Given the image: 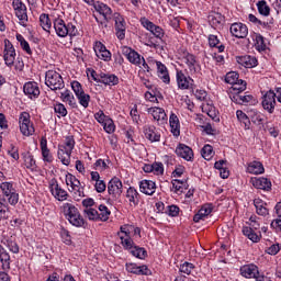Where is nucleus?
<instances>
[{
    "label": "nucleus",
    "instance_id": "44",
    "mask_svg": "<svg viewBox=\"0 0 281 281\" xmlns=\"http://www.w3.org/2000/svg\"><path fill=\"white\" fill-rule=\"evenodd\" d=\"M201 155L203 159H206V161H210V159L214 155V148L211 145H205L201 150Z\"/></svg>",
    "mask_w": 281,
    "mask_h": 281
},
{
    "label": "nucleus",
    "instance_id": "37",
    "mask_svg": "<svg viewBox=\"0 0 281 281\" xmlns=\"http://www.w3.org/2000/svg\"><path fill=\"white\" fill-rule=\"evenodd\" d=\"M40 25L45 32H49V30H52V21L49 20L48 14L43 13L40 15Z\"/></svg>",
    "mask_w": 281,
    "mask_h": 281
},
{
    "label": "nucleus",
    "instance_id": "11",
    "mask_svg": "<svg viewBox=\"0 0 281 281\" xmlns=\"http://www.w3.org/2000/svg\"><path fill=\"white\" fill-rule=\"evenodd\" d=\"M176 155L178 157H181L182 159H186V161H192L194 159V151H192V148L187 146L186 144H179L176 148Z\"/></svg>",
    "mask_w": 281,
    "mask_h": 281
},
{
    "label": "nucleus",
    "instance_id": "32",
    "mask_svg": "<svg viewBox=\"0 0 281 281\" xmlns=\"http://www.w3.org/2000/svg\"><path fill=\"white\" fill-rule=\"evenodd\" d=\"M248 172L250 175H262L265 172V166L260 161H252L248 166Z\"/></svg>",
    "mask_w": 281,
    "mask_h": 281
},
{
    "label": "nucleus",
    "instance_id": "13",
    "mask_svg": "<svg viewBox=\"0 0 281 281\" xmlns=\"http://www.w3.org/2000/svg\"><path fill=\"white\" fill-rule=\"evenodd\" d=\"M94 52L98 58H101V60H105L109 63L111 60V52L106 49V46L102 44V42H97L94 45Z\"/></svg>",
    "mask_w": 281,
    "mask_h": 281
},
{
    "label": "nucleus",
    "instance_id": "29",
    "mask_svg": "<svg viewBox=\"0 0 281 281\" xmlns=\"http://www.w3.org/2000/svg\"><path fill=\"white\" fill-rule=\"evenodd\" d=\"M225 22V16L221 13H211L209 15V23L212 25V27H221L223 23Z\"/></svg>",
    "mask_w": 281,
    "mask_h": 281
},
{
    "label": "nucleus",
    "instance_id": "47",
    "mask_svg": "<svg viewBox=\"0 0 281 281\" xmlns=\"http://www.w3.org/2000/svg\"><path fill=\"white\" fill-rule=\"evenodd\" d=\"M15 16H18L21 25H25L27 21V8L15 11Z\"/></svg>",
    "mask_w": 281,
    "mask_h": 281
},
{
    "label": "nucleus",
    "instance_id": "16",
    "mask_svg": "<svg viewBox=\"0 0 281 281\" xmlns=\"http://www.w3.org/2000/svg\"><path fill=\"white\" fill-rule=\"evenodd\" d=\"M139 188L143 194L153 196V194H155V190H157V184L153 180H142L139 183Z\"/></svg>",
    "mask_w": 281,
    "mask_h": 281
},
{
    "label": "nucleus",
    "instance_id": "54",
    "mask_svg": "<svg viewBox=\"0 0 281 281\" xmlns=\"http://www.w3.org/2000/svg\"><path fill=\"white\" fill-rule=\"evenodd\" d=\"M115 30H126V22L124 21V18L122 16H116L115 18Z\"/></svg>",
    "mask_w": 281,
    "mask_h": 281
},
{
    "label": "nucleus",
    "instance_id": "28",
    "mask_svg": "<svg viewBox=\"0 0 281 281\" xmlns=\"http://www.w3.org/2000/svg\"><path fill=\"white\" fill-rule=\"evenodd\" d=\"M58 159H60L64 166H69L71 161V151L67 150V147L65 146H59Z\"/></svg>",
    "mask_w": 281,
    "mask_h": 281
},
{
    "label": "nucleus",
    "instance_id": "51",
    "mask_svg": "<svg viewBox=\"0 0 281 281\" xmlns=\"http://www.w3.org/2000/svg\"><path fill=\"white\" fill-rule=\"evenodd\" d=\"M194 269V265L190 262H184L180 266V273H184L186 276H190L192 273V270Z\"/></svg>",
    "mask_w": 281,
    "mask_h": 281
},
{
    "label": "nucleus",
    "instance_id": "45",
    "mask_svg": "<svg viewBox=\"0 0 281 281\" xmlns=\"http://www.w3.org/2000/svg\"><path fill=\"white\" fill-rule=\"evenodd\" d=\"M61 98L64 102H68L70 106H76V98H74V94H71L69 90H65L64 92H61Z\"/></svg>",
    "mask_w": 281,
    "mask_h": 281
},
{
    "label": "nucleus",
    "instance_id": "55",
    "mask_svg": "<svg viewBox=\"0 0 281 281\" xmlns=\"http://www.w3.org/2000/svg\"><path fill=\"white\" fill-rule=\"evenodd\" d=\"M66 147V150L71 153L74 150V146H76V140H74V137H67L65 145H61Z\"/></svg>",
    "mask_w": 281,
    "mask_h": 281
},
{
    "label": "nucleus",
    "instance_id": "36",
    "mask_svg": "<svg viewBox=\"0 0 281 281\" xmlns=\"http://www.w3.org/2000/svg\"><path fill=\"white\" fill-rule=\"evenodd\" d=\"M254 205L257 210V214H259V216H267L269 214V209L265 207V202H262V200L260 199H256L254 201Z\"/></svg>",
    "mask_w": 281,
    "mask_h": 281
},
{
    "label": "nucleus",
    "instance_id": "53",
    "mask_svg": "<svg viewBox=\"0 0 281 281\" xmlns=\"http://www.w3.org/2000/svg\"><path fill=\"white\" fill-rule=\"evenodd\" d=\"M0 188L3 192V194H5L7 196H10V194H12V192H14L12 189V183H10V182L1 183Z\"/></svg>",
    "mask_w": 281,
    "mask_h": 281
},
{
    "label": "nucleus",
    "instance_id": "24",
    "mask_svg": "<svg viewBox=\"0 0 281 281\" xmlns=\"http://www.w3.org/2000/svg\"><path fill=\"white\" fill-rule=\"evenodd\" d=\"M169 124L172 135H175V137H179V135H181V125L179 123V117L177 116V114L171 113L169 117Z\"/></svg>",
    "mask_w": 281,
    "mask_h": 281
},
{
    "label": "nucleus",
    "instance_id": "56",
    "mask_svg": "<svg viewBox=\"0 0 281 281\" xmlns=\"http://www.w3.org/2000/svg\"><path fill=\"white\" fill-rule=\"evenodd\" d=\"M151 165H153V172H155V175H164V164L154 162Z\"/></svg>",
    "mask_w": 281,
    "mask_h": 281
},
{
    "label": "nucleus",
    "instance_id": "8",
    "mask_svg": "<svg viewBox=\"0 0 281 281\" xmlns=\"http://www.w3.org/2000/svg\"><path fill=\"white\" fill-rule=\"evenodd\" d=\"M262 106L268 113H273L276 109V92L273 90L268 91L263 95Z\"/></svg>",
    "mask_w": 281,
    "mask_h": 281
},
{
    "label": "nucleus",
    "instance_id": "7",
    "mask_svg": "<svg viewBox=\"0 0 281 281\" xmlns=\"http://www.w3.org/2000/svg\"><path fill=\"white\" fill-rule=\"evenodd\" d=\"M49 189H50L53 196H55V199H57V201H67V196H69L67 194V191H65V189H63V188H59L58 182L56 180H54V179L50 180Z\"/></svg>",
    "mask_w": 281,
    "mask_h": 281
},
{
    "label": "nucleus",
    "instance_id": "63",
    "mask_svg": "<svg viewBox=\"0 0 281 281\" xmlns=\"http://www.w3.org/2000/svg\"><path fill=\"white\" fill-rule=\"evenodd\" d=\"M138 270H139V267H137V265L126 263V271H128V273H135L136 276H138Z\"/></svg>",
    "mask_w": 281,
    "mask_h": 281
},
{
    "label": "nucleus",
    "instance_id": "59",
    "mask_svg": "<svg viewBox=\"0 0 281 281\" xmlns=\"http://www.w3.org/2000/svg\"><path fill=\"white\" fill-rule=\"evenodd\" d=\"M7 196H8V201L10 203V205H16V203H19V193H15L13 191Z\"/></svg>",
    "mask_w": 281,
    "mask_h": 281
},
{
    "label": "nucleus",
    "instance_id": "5",
    "mask_svg": "<svg viewBox=\"0 0 281 281\" xmlns=\"http://www.w3.org/2000/svg\"><path fill=\"white\" fill-rule=\"evenodd\" d=\"M3 58L8 67H12V65H14V60L16 58V50L14 49V46L12 45V42H10V40H4Z\"/></svg>",
    "mask_w": 281,
    "mask_h": 281
},
{
    "label": "nucleus",
    "instance_id": "18",
    "mask_svg": "<svg viewBox=\"0 0 281 281\" xmlns=\"http://www.w3.org/2000/svg\"><path fill=\"white\" fill-rule=\"evenodd\" d=\"M251 184L257 190H266L267 192L271 190V180L267 178H251Z\"/></svg>",
    "mask_w": 281,
    "mask_h": 281
},
{
    "label": "nucleus",
    "instance_id": "21",
    "mask_svg": "<svg viewBox=\"0 0 281 281\" xmlns=\"http://www.w3.org/2000/svg\"><path fill=\"white\" fill-rule=\"evenodd\" d=\"M95 10L103 18V20L100 22L101 25H104V27H106V22L109 21V19H111V8H109V5L104 3H101L95 7Z\"/></svg>",
    "mask_w": 281,
    "mask_h": 281
},
{
    "label": "nucleus",
    "instance_id": "2",
    "mask_svg": "<svg viewBox=\"0 0 281 281\" xmlns=\"http://www.w3.org/2000/svg\"><path fill=\"white\" fill-rule=\"evenodd\" d=\"M45 85L52 89V91H58L65 87L63 76L55 70H48L45 77Z\"/></svg>",
    "mask_w": 281,
    "mask_h": 281
},
{
    "label": "nucleus",
    "instance_id": "52",
    "mask_svg": "<svg viewBox=\"0 0 281 281\" xmlns=\"http://www.w3.org/2000/svg\"><path fill=\"white\" fill-rule=\"evenodd\" d=\"M71 88H72V91H75V94L77 98L85 93V90H82V85H80V82H78V81H72Z\"/></svg>",
    "mask_w": 281,
    "mask_h": 281
},
{
    "label": "nucleus",
    "instance_id": "33",
    "mask_svg": "<svg viewBox=\"0 0 281 281\" xmlns=\"http://www.w3.org/2000/svg\"><path fill=\"white\" fill-rule=\"evenodd\" d=\"M66 186H70L71 190H75L78 192L80 190V180L76 178V176L71 173L66 175Z\"/></svg>",
    "mask_w": 281,
    "mask_h": 281
},
{
    "label": "nucleus",
    "instance_id": "23",
    "mask_svg": "<svg viewBox=\"0 0 281 281\" xmlns=\"http://www.w3.org/2000/svg\"><path fill=\"white\" fill-rule=\"evenodd\" d=\"M232 102L235 104H249L254 100V97L250 94H243V92H235L231 97Z\"/></svg>",
    "mask_w": 281,
    "mask_h": 281
},
{
    "label": "nucleus",
    "instance_id": "10",
    "mask_svg": "<svg viewBox=\"0 0 281 281\" xmlns=\"http://www.w3.org/2000/svg\"><path fill=\"white\" fill-rule=\"evenodd\" d=\"M177 85L179 89L186 90V89H191L192 88V83L194 82V80H192V78L187 77L183 71L181 70H177Z\"/></svg>",
    "mask_w": 281,
    "mask_h": 281
},
{
    "label": "nucleus",
    "instance_id": "30",
    "mask_svg": "<svg viewBox=\"0 0 281 281\" xmlns=\"http://www.w3.org/2000/svg\"><path fill=\"white\" fill-rule=\"evenodd\" d=\"M144 134L149 142H159L161 139V136L155 132V126H145Z\"/></svg>",
    "mask_w": 281,
    "mask_h": 281
},
{
    "label": "nucleus",
    "instance_id": "20",
    "mask_svg": "<svg viewBox=\"0 0 281 281\" xmlns=\"http://www.w3.org/2000/svg\"><path fill=\"white\" fill-rule=\"evenodd\" d=\"M240 273L244 278H256V276H259L260 271L256 265L250 263L243 266L240 268Z\"/></svg>",
    "mask_w": 281,
    "mask_h": 281
},
{
    "label": "nucleus",
    "instance_id": "34",
    "mask_svg": "<svg viewBox=\"0 0 281 281\" xmlns=\"http://www.w3.org/2000/svg\"><path fill=\"white\" fill-rule=\"evenodd\" d=\"M22 157L24 159V166L30 170H36V160H34V156L31 155L30 151L23 153Z\"/></svg>",
    "mask_w": 281,
    "mask_h": 281
},
{
    "label": "nucleus",
    "instance_id": "57",
    "mask_svg": "<svg viewBox=\"0 0 281 281\" xmlns=\"http://www.w3.org/2000/svg\"><path fill=\"white\" fill-rule=\"evenodd\" d=\"M280 249H281V244H273L268 248V254L270 256H276L280 252Z\"/></svg>",
    "mask_w": 281,
    "mask_h": 281
},
{
    "label": "nucleus",
    "instance_id": "19",
    "mask_svg": "<svg viewBox=\"0 0 281 281\" xmlns=\"http://www.w3.org/2000/svg\"><path fill=\"white\" fill-rule=\"evenodd\" d=\"M24 93L29 95V98H36L41 95V89H38V83L34 81H29L24 85Z\"/></svg>",
    "mask_w": 281,
    "mask_h": 281
},
{
    "label": "nucleus",
    "instance_id": "38",
    "mask_svg": "<svg viewBox=\"0 0 281 281\" xmlns=\"http://www.w3.org/2000/svg\"><path fill=\"white\" fill-rule=\"evenodd\" d=\"M257 8H258L259 14H261L262 16H269V14H271V8L267 5V1L265 0H260L257 3Z\"/></svg>",
    "mask_w": 281,
    "mask_h": 281
},
{
    "label": "nucleus",
    "instance_id": "48",
    "mask_svg": "<svg viewBox=\"0 0 281 281\" xmlns=\"http://www.w3.org/2000/svg\"><path fill=\"white\" fill-rule=\"evenodd\" d=\"M238 72L231 71L226 75L225 82H227V85H236V82H238Z\"/></svg>",
    "mask_w": 281,
    "mask_h": 281
},
{
    "label": "nucleus",
    "instance_id": "39",
    "mask_svg": "<svg viewBox=\"0 0 281 281\" xmlns=\"http://www.w3.org/2000/svg\"><path fill=\"white\" fill-rule=\"evenodd\" d=\"M236 116H237V120L244 123L246 131L249 130V126L251 125V121H249V116H247V114H245L243 110H237Z\"/></svg>",
    "mask_w": 281,
    "mask_h": 281
},
{
    "label": "nucleus",
    "instance_id": "12",
    "mask_svg": "<svg viewBox=\"0 0 281 281\" xmlns=\"http://www.w3.org/2000/svg\"><path fill=\"white\" fill-rule=\"evenodd\" d=\"M231 34H233L235 38H246L249 34V29L243 23H234L231 25Z\"/></svg>",
    "mask_w": 281,
    "mask_h": 281
},
{
    "label": "nucleus",
    "instance_id": "3",
    "mask_svg": "<svg viewBox=\"0 0 281 281\" xmlns=\"http://www.w3.org/2000/svg\"><path fill=\"white\" fill-rule=\"evenodd\" d=\"M122 181L119 178H112L108 183L109 201H117L122 196Z\"/></svg>",
    "mask_w": 281,
    "mask_h": 281
},
{
    "label": "nucleus",
    "instance_id": "43",
    "mask_svg": "<svg viewBox=\"0 0 281 281\" xmlns=\"http://www.w3.org/2000/svg\"><path fill=\"white\" fill-rule=\"evenodd\" d=\"M172 188L176 190V192H183V190H188V182L176 179L172 181Z\"/></svg>",
    "mask_w": 281,
    "mask_h": 281
},
{
    "label": "nucleus",
    "instance_id": "31",
    "mask_svg": "<svg viewBox=\"0 0 281 281\" xmlns=\"http://www.w3.org/2000/svg\"><path fill=\"white\" fill-rule=\"evenodd\" d=\"M243 234L244 236H247V238L251 240V243H260L261 235L256 234V232H254V228L249 226H244Z\"/></svg>",
    "mask_w": 281,
    "mask_h": 281
},
{
    "label": "nucleus",
    "instance_id": "25",
    "mask_svg": "<svg viewBox=\"0 0 281 281\" xmlns=\"http://www.w3.org/2000/svg\"><path fill=\"white\" fill-rule=\"evenodd\" d=\"M156 67L158 70V77L166 85H170V75L168 74V68L166 65H162L161 61H156Z\"/></svg>",
    "mask_w": 281,
    "mask_h": 281
},
{
    "label": "nucleus",
    "instance_id": "15",
    "mask_svg": "<svg viewBox=\"0 0 281 281\" xmlns=\"http://www.w3.org/2000/svg\"><path fill=\"white\" fill-rule=\"evenodd\" d=\"M237 63L241 67H246V69H254V67L258 66V59L250 55L237 57Z\"/></svg>",
    "mask_w": 281,
    "mask_h": 281
},
{
    "label": "nucleus",
    "instance_id": "64",
    "mask_svg": "<svg viewBox=\"0 0 281 281\" xmlns=\"http://www.w3.org/2000/svg\"><path fill=\"white\" fill-rule=\"evenodd\" d=\"M12 5H13V10H15V11L26 9L25 4L21 0H13Z\"/></svg>",
    "mask_w": 281,
    "mask_h": 281
},
{
    "label": "nucleus",
    "instance_id": "9",
    "mask_svg": "<svg viewBox=\"0 0 281 281\" xmlns=\"http://www.w3.org/2000/svg\"><path fill=\"white\" fill-rule=\"evenodd\" d=\"M140 23L143 26L146 27L156 38H164V29L160 26L155 25V23L150 22L148 19L143 18L140 19Z\"/></svg>",
    "mask_w": 281,
    "mask_h": 281
},
{
    "label": "nucleus",
    "instance_id": "27",
    "mask_svg": "<svg viewBox=\"0 0 281 281\" xmlns=\"http://www.w3.org/2000/svg\"><path fill=\"white\" fill-rule=\"evenodd\" d=\"M126 199L130 202V205L135 207L136 205H139V193L135 188L130 187L126 191Z\"/></svg>",
    "mask_w": 281,
    "mask_h": 281
},
{
    "label": "nucleus",
    "instance_id": "61",
    "mask_svg": "<svg viewBox=\"0 0 281 281\" xmlns=\"http://www.w3.org/2000/svg\"><path fill=\"white\" fill-rule=\"evenodd\" d=\"M256 43L259 49H267V44H265V37L262 35H256Z\"/></svg>",
    "mask_w": 281,
    "mask_h": 281
},
{
    "label": "nucleus",
    "instance_id": "60",
    "mask_svg": "<svg viewBox=\"0 0 281 281\" xmlns=\"http://www.w3.org/2000/svg\"><path fill=\"white\" fill-rule=\"evenodd\" d=\"M0 218L8 221V206L0 201Z\"/></svg>",
    "mask_w": 281,
    "mask_h": 281
},
{
    "label": "nucleus",
    "instance_id": "40",
    "mask_svg": "<svg viewBox=\"0 0 281 281\" xmlns=\"http://www.w3.org/2000/svg\"><path fill=\"white\" fill-rule=\"evenodd\" d=\"M83 214L89 221H100V213L95 209H85Z\"/></svg>",
    "mask_w": 281,
    "mask_h": 281
},
{
    "label": "nucleus",
    "instance_id": "14",
    "mask_svg": "<svg viewBox=\"0 0 281 281\" xmlns=\"http://www.w3.org/2000/svg\"><path fill=\"white\" fill-rule=\"evenodd\" d=\"M147 112L153 115L154 120L160 122V124L168 122V115H166V111L161 108H149Z\"/></svg>",
    "mask_w": 281,
    "mask_h": 281
},
{
    "label": "nucleus",
    "instance_id": "46",
    "mask_svg": "<svg viewBox=\"0 0 281 281\" xmlns=\"http://www.w3.org/2000/svg\"><path fill=\"white\" fill-rule=\"evenodd\" d=\"M120 239L125 249H130V251H133L135 246H133V239H131V236L125 237L124 235H120Z\"/></svg>",
    "mask_w": 281,
    "mask_h": 281
},
{
    "label": "nucleus",
    "instance_id": "50",
    "mask_svg": "<svg viewBox=\"0 0 281 281\" xmlns=\"http://www.w3.org/2000/svg\"><path fill=\"white\" fill-rule=\"evenodd\" d=\"M79 100V104L83 106V109H87L89 106V101L91 100V97L87 93H82L79 97H77Z\"/></svg>",
    "mask_w": 281,
    "mask_h": 281
},
{
    "label": "nucleus",
    "instance_id": "41",
    "mask_svg": "<svg viewBox=\"0 0 281 281\" xmlns=\"http://www.w3.org/2000/svg\"><path fill=\"white\" fill-rule=\"evenodd\" d=\"M131 254L135 258H139V260H144V258L148 256V254L146 252V249L137 246H134V248H132Z\"/></svg>",
    "mask_w": 281,
    "mask_h": 281
},
{
    "label": "nucleus",
    "instance_id": "17",
    "mask_svg": "<svg viewBox=\"0 0 281 281\" xmlns=\"http://www.w3.org/2000/svg\"><path fill=\"white\" fill-rule=\"evenodd\" d=\"M123 54L133 65H142V56H139L138 53L133 50L131 47H123Z\"/></svg>",
    "mask_w": 281,
    "mask_h": 281
},
{
    "label": "nucleus",
    "instance_id": "22",
    "mask_svg": "<svg viewBox=\"0 0 281 281\" xmlns=\"http://www.w3.org/2000/svg\"><path fill=\"white\" fill-rule=\"evenodd\" d=\"M54 30L57 36H60L61 38H65V36L69 34V30L65 25V21L63 19H56L54 21Z\"/></svg>",
    "mask_w": 281,
    "mask_h": 281
},
{
    "label": "nucleus",
    "instance_id": "62",
    "mask_svg": "<svg viewBox=\"0 0 281 281\" xmlns=\"http://www.w3.org/2000/svg\"><path fill=\"white\" fill-rule=\"evenodd\" d=\"M94 188L97 192L102 193L106 190V183H104L103 180H99L95 182Z\"/></svg>",
    "mask_w": 281,
    "mask_h": 281
},
{
    "label": "nucleus",
    "instance_id": "49",
    "mask_svg": "<svg viewBox=\"0 0 281 281\" xmlns=\"http://www.w3.org/2000/svg\"><path fill=\"white\" fill-rule=\"evenodd\" d=\"M55 113H57L58 117H65L67 115V108L63 103H57L54 106Z\"/></svg>",
    "mask_w": 281,
    "mask_h": 281
},
{
    "label": "nucleus",
    "instance_id": "42",
    "mask_svg": "<svg viewBox=\"0 0 281 281\" xmlns=\"http://www.w3.org/2000/svg\"><path fill=\"white\" fill-rule=\"evenodd\" d=\"M99 221L105 222L111 216V211L104 204L99 205Z\"/></svg>",
    "mask_w": 281,
    "mask_h": 281
},
{
    "label": "nucleus",
    "instance_id": "26",
    "mask_svg": "<svg viewBox=\"0 0 281 281\" xmlns=\"http://www.w3.org/2000/svg\"><path fill=\"white\" fill-rule=\"evenodd\" d=\"M100 82H102V85H108L109 87H115V85H119L120 78H117L115 75L101 72Z\"/></svg>",
    "mask_w": 281,
    "mask_h": 281
},
{
    "label": "nucleus",
    "instance_id": "1",
    "mask_svg": "<svg viewBox=\"0 0 281 281\" xmlns=\"http://www.w3.org/2000/svg\"><path fill=\"white\" fill-rule=\"evenodd\" d=\"M63 212L66 218L69 221L70 225L75 227H82L85 225V218L80 216V212H78V207H76L71 203H64Z\"/></svg>",
    "mask_w": 281,
    "mask_h": 281
},
{
    "label": "nucleus",
    "instance_id": "35",
    "mask_svg": "<svg viewBox=\"0 0 281 281\" xmlns=\"http://www.w3.org/2000/svg\"><path fill=\"white\" fill-rule=\"evenodd\" d=\"M0 262H2L3 269H10V254L3 246L0 245Z\"/></svg>",
    "mask_w": 281,
    "mask_h": 281
},
{
    "label": "nucleus",
    "instance_id": "4",
    "mask_svg": "<svg viewBox=\"0 0 281 281\" xmlns=\"http://www.w3.org/2000/svg\"><path fill=\"white\" fill-rule=\"evenodd\" d=\"M20 131L25 137L34 135V125L30 122V113L22 112L20 115Z\"/></svg>",
    "mask_w": 281,
    "mask_h": 281
},
{
    "label": "nucleus",
    "instance_id": "6",
    "mask_svg": "<svg viewBox=\"0 0 281 281\" xmlns=\"http://www.w3.org/2000/svg\"><path fill=\"white\" fill-rule=\"evenodd\" d=\"M180 60L182 65H186V69H188L190 74H196V67H199V64L196 63V57L194 55L184 53Z\"/></svg>",
    "mask_w": 281,
    "mask_h": 281
},
{
    "label": "nucleus",
    "instance_id": "58",
    "mask_svg": "<svg viewBox=\"0 0 281 281\" xmlns=\"http://www.w3.org/2000/svg\"><path fill=\"white\" fill-rule=\"evenodd\" d=\"M200 214L203 215V217L205 218V216H210V214H212V205L211 204H205L200 209Z\"/></svg>",
    "mask_w": 281,
    "mask_h": 281
}]
</instances>
